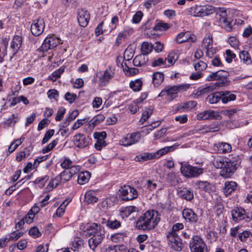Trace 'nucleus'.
<instances>
[{"mask_svg": "<svg viewBox=\"0 0 252 252\" xmlns=\"http://www.w3.org/2000/svg\"><path fill=\"white\" fill-rule=\"evenodd\" d=\"M207 67V64L203 61H200L194 64V67L196 70L201 71L205 70Z\"/></svg>", "mask_w": 252, "mask_h": 252, "instance_id": "nucleus-58", "label": "nucleus"}, {"mask_svg": "<svg viewBox=\"0 0 252 252\" xmlns=\"http://www.w3.org/2000/svg\"><path fill=\"white\" fill-rule=\"evenodd\" d=\"M153 48L154 45L152 43L144 42L141 45V51L142 54L147 56V55L151 53Z\"/></svg>", "mask_w": 252, "mask_h": 252, "instance_id": "nucleus-43", "label": "nucleus"}, {"mask_svg": "<svg viewBox=\"0 0 252 252\" xmlns=\"http://www.w3.org/2000/svg\"><path fill=\"white\" fill-rule=\"evenodd\" d=\"M142 81L141 79H138L134 81H131L129 83V87L134 92L139 91L142 86Z\"/></svg>", "mask_w": 252, "mask_h": 252, "instance_id": "nucleus-44", "label": "nucleus"}, {"mask_svg": "<svg viewBox=\"0 0 252 252\" xmlns=\"http://www.w3.org/2000/svg\"><path fill=\"white\" fill-rule=\"evenodd\" d=\"M49 179V177L47 175L44 177L37 178L34 181L35 184L38 185L40 188H42L45 185L47 181Z\"/></svg>", "mask_w": 252, "mask_h": 252, "instance_id": "nucleus-55", "label": "nucleus"}, {"mask_svg": "<svg viewBox=\"0 0 252 252\" xmlns=\"http://www.w3.org/2000/svg\"><path fill=\"white\" fill-rule=\"evenodd\" d=\"M61 43L60 38L53 35L45 38L41 46V50L43 52H46L49 49L56 47Z\"/></svg>", "mask_w": 252, "mask_h": 252, "instance_id": "nucleus-12", "label": "nucleus"}, {"mask_svg": "<svg viewBox=\"0 0 252 252\" xmlns=\"http://www.w3.org/2000/svg\"><path fill=\"white\" fill-rule=\"evenodd\" d=\"M154 158L155 157L153 153H144L136 156L134 159L136 161L143 162Z\"/></svg>", "mask_w": 252, "mask_h": 252, "instance_id": "nucleus-32", "label": "nucleus"}, {"mask_svg": "<svg viewBox=\"0 0 252 252\" xmlns=\"http://www.w3.org/2000/svg\"><path fill=\"white\" fill-rule=\"evenodd\" d=\"M217 116V114L214 111L209 110L199 113L196 117L198 120H205L215 119Z\"/></svg>", "mask_w": 252, "mask_h": 252, "instance_id": "nucleus-27", "label": "nucleus"}, {"mask_svg": "<svg viewBox=\"0 0 252 252\" xmlns=\"http://www.w3.org/2000/svg\"><path fill=\"white\" fill-rule=\"evenodd\" d=\"M76 98L77 95L76 94H71L69 92H67L64 95L65 99L70 104L74 102Z\"/></svg>", "mask_w": 252, "mask_h": 252, "instance_id": "nucleus-62", "label": "nucleus"}, {"mask_svg": "<svg viewBox=\"0 0 252 252\" xmlns=\"http://www.w3.org/2000/svg\"><path fill=\"white\" fill-rule=\"evenodd\" d=\"M228 72L223 70H220L211 73L207 77L206 80L209 81H217L215 83H213L214 85H215L216 89L217 87L226 86L229 85L230 81L228 78Z\"/></svg>", "mask_w": 252, "mask_h": 252, "instance_id": "nucleus-5", "label": "nucleus"}, {"mask_svg": "<svg viewBox=\"0 0 252 252\" xmlns=\"http://www.w3.org/2000/svg\"><path fill=\"white\" fill-rule=\"evenodd\" d=\"M58 140L55 139L53 140L50 143H49L47 146L42 149V153L43 154L47 153L49 151H51L58 144Z\"/></svg>", "mask_w": 252, "mask_h": 252, "instance_id": "nucleus-56", "label": "nucleus"}, {"mask_svg": "<svg viewBox=\"0 0 252 252\" xmlns=\"http://www.w3.org/2000/svg\"><path fill=\"white\" fill-rule=\"evenodd\" d=\"M183 218L187 222L191 223H195L198 221V216L191 209L185 208L182 211Z\"/></svg>", "mask_w": 252, "mask_h": 252, "instance_id": "nucleus-19", "label": "nucleus"}, {"mask_svg": "<svg viewBox=\"0 0 252 252\" xmlns=\"http://www.w3.org/2000/svg\"><path fill=\"white\" fill-rule=\"evenodd\" d=\"M228 42L231 47L234 49H237L239 48V40L234 36H230L228 40Z\"/></svg>", "mask_w": 252, "mask_h": 252, "instance_id": "nucleus-60", "label": "nucleus"}, {"mask_svg": "<svg viewBox=\"0 0 252 252\" xmlns=\"http://www.w3.org/2000/svg\"><path fill=\"white\" fill-rule=\"evenodd\" d=\"M159 220V215L157 211L148 210L138 219L136 226L138 229L149 231L154 229Z\"/></svg>", "mask_w": 252, "mask_h": 252, "instance_id": "nucleus-3", "label": "nucleus"}, {"mask_svg": "<svg viewBox=\"0 0 252 252\" xmlns=\"http://www.w3.org/2000/svg\"><path fill=\"white\" fill-rule=\"evenodd\" d=\"M202 6L195 5L188 10L189 15L194 17H202Z\"/></svg>", "mask_w": 252, "mask_h": 252, "instance_id": "nucleus-38", "label": "nucleus"}, {"mask_svg": "<svg viewBox=\"0 0 252 252\" xmlns=\"http://www.w3.org/2000/svg\"><path fill=\"white\" fill-rule=\"evenodd\" d=\"M180 195L183 198L187 201H191L193 199V193L192 191L184 189L180 192Z\"/></svg>", "mask_w": 252, "mask_h": 252, "instance_id": "nucleus-40", "label": "nucleus"}, {"mask_svg": "<svg viewBox=\"0 0 252 252\" xmlns=\"http://www.w3.org/2000/svg\"><path fill=\"white\" fill-rule=\"evenodd\" d=\"M72 164V161L70 159L67 158H64L63 161L61 164V166L63 168L68 170L71 167Z\"/></svg>", "mask_w": 252, "mask_h": 252, "instance_id": "nucleus-64", "label": "nucleus"}, {"mask_svg": "<svg viewBox=\"0 0 252 252\" xmlns=\"http://www.w3.org/2000/svg\"><path fill=\"white\" fill-rule=\"evenodd\" d=\"M220 94L221 101L224 104L228 103L229 101L234 100L236 98L235 94H231L230 92L228 91H221Z\"/></svg>", "mask_w": 252, "mask_h": 252, "instance_id": "nucleus-30", "label": "nucleus"}, {"mask_svg": "<svg viewBox=\"0 0 252 252\" xmlns=\"http://www.w3.org/2000/svg\"><path fill=\"white\" fill-rule=\"evenodd\" d=\"M221 99L220 92L212 93L208 95L206 98L207 101L210 104H216Z\"/></svg>", "mask_w": 252, "mask_h": 252, "instance_id": "nucleus-35", "label": "nucleus"}, {"mask_svg": "<svg viewBox=\"0 0 252 252\" xmlns=\"http://www.w3.org/2000/svg\"><path fill=\"white\" fill-rule=\"evenodd\" d=\"M167 238L168 245L172 249L178 252L182 250V242L178 233H168Z\"/></svg>", "mask_w": 252, "mask_h": 252, "instance_id": "nucleus-10", "label": "nucleus"}, {"mask_svg": "<svg viewBox=\"0 0 252 252\" xmlns=\"http://www.w3.org/2000/svg\"><path fill=\"white\" fill-rule=\"evenodd\" d=\"M191 252H208L207 246L203 239L198 235L193 236L189 243Z\"/></svg>", "mask_w": 252, "mask_h": 252, "instance_id": "nucleus-8", "label": "nucleus"}, {"mask_svg": "<svg viewBox=\"0 0 252 252\" xmlns=\"http://www.w3.org/2000/svg\"><path fill=\"white\" fill-rule=\"evenodd\" d=\"M231 213L232 219L235 222H238L242 220L249 221L251 220L250 217L248 216L246 211L243 208H235L231 210Z\"/></svg>", "mask_w": 252, "mask_h": 252, "instance_id": "nucleus-13", "label": "nucleus"}, {"mask_svg": "<svg viewBox=\"0 0 252 252\" xmlns=\"http://www.w3.org/2000/svg\"><path fill=\"white\" fill-rule=\"evenodd\" d=\"M189 88V84L168 86L161 91L158 96H167L170 100H173L177 96V94L180 91H186Z\"/></svg>", "mask_w": 252, "mask_h": 252, "instance_id": "nucleus-7", "label": "nucleus"}, {"mask_svg": "<svg viewBox=\"0 0 252 252\" xmlns=\"http://www.w3.org/2000/svg\"><path fill=\"white\" fill-rule=\"evenodd\" d=\"M215 89H216L215 85H214L213 83H210L198 88L196 90L195 93H194V94L199 96L210 93Z\"/></svg>", "mask_w": 252, "mask_h": 252, "instance_id": "nucleus-25", "label": "nucleus"}, {"mask_svg": "<svg viewBox=\"0 0 252 252\" xmlns=\"http://www.w3.org/2000/svg\"><path fill=\"white\" fill-rule=\"evenodd\" d=\"M180 171L181 174L187 178H197L203 173L204 169L198 166H194L188 162H181Z\"/></svg>", "mask_w": 252, "mask_h": 252, "instance_id": "nucleus-6", "label": "nucleus"}, {"mask_svg": "<svg viewBox=\"0 0 252 252\" xmlns=\"http://www.w3.org/2000/svg\"><path fill=\"white\" fill-rule=\"evenodd\" d=\"M22 37L20 35H15L11 42L10 48L12 50L13 56L15 55L21 47Z\"/></svg>", "mask_w": 252, "mask_h": 252, "instance_id": "nucleus-22", "label": "nucleus"}, {"mask_svg": "<svg viewBox=\"0 0 252 252\" xmlns=\"http://www.w3.org/2000/svg\"><path fill=\"white\" fill-rule=\"evenodd\" d=\"M55 130L53 129H49L46 131L44 136L42 140V144H44L48 142V141L53 136Z\"/></svg>", "mask_w": 252, "mask_h": 252, "instance_id": "nucleus-59", "label": "nucleus"}, {"mask_svg": "<svg viewBox=\"0 0 252 252\" xmlns=\"http://www.w3.org/2000/svg\"><path fill=\"white\" fill-rule=\"evenodd\" d=\"M241 242L248 243L252 241V231L250 230H242L239 234L238 239Z\"/></svg>", "mask_w": 252, "mask_h": 252, "instance_id": "nucleus-24", "label": "nucleus"}, {"mask_svg": "<svg viewBox=\"0 0 252 252\" xmlns=\"http://www.w3.org/2000/svg\"><path fill=\"white\" fill-rule=\"evenodd\" d=\"M215 22L227 32L232 30V21L228 17L227 10L225 8H220L216 10Z\"/></svg>", "mask_w": 252, "mask_h": 252, "instance_id": "nucleus-4", "label": "nucleus"}, {"mask_svg": "<svg viewBox=\"0 0 252 252\" xmlns=\"http://www.w3.org/2000/svg\"><path fill=\"white\" fill-rule=\"evenodd\" d=\"M140 138L141 134L139 132H133L127 134L120 141V142L124 146H128L138 142Z\"/></svg>", "mask_w": 252, "mask_h": 252, "instance_id": "nucleus-14", "label": "nucleus"}, {"mask_svg": "<svg viewBox=\"0 0 252 252\" xmlns=\"http://www.w3.org/2000/svg\"><path fill=\"white\" fill-rule=\"evenodd\" d=\"M179 144L177 143H175L174 145L170 146H167L164 148H162L157 152L155 153H153L154 155L155 158H158L162 156L165 155L169 152L173 151L175 150L178 146Z\"/></svg>", "mask_w": 252, "mask_h": 252, "instance_id": "nucleus-23", "label": "nucleus"}, {"mask_svg": "<svg viewBox=\"0 0 252 252\" xmlns=\"http://www.w3.org/2000/svg\"><path fill=\"white\" fill-rule=\"evenodd\" d=\"M213 45V38L212 36L210 34L206 35L204 37L202 43V47L205 49H208L209 47H212Z\"/></svg>", "mask_w": 252, "mask_h": 252, "instance_id": "nucleus-45", "label": "nucleus"}, {"mask_svg": "<svg viewBox=\"0 0 252 252\" xmlns=\"http://www.w3.org/2000/svg\"><path fill=\"white\" fill-rule=\"evenodd\" d=\"M169 28V25L167 23L158 22L156 24V25L153 27V30L155 31H165L167 30Z\"/></svg>", "mask_w": 252, "mask_h": 252, "instance_id": "nucleus-54", "label": "nucleus"}, {"mask_svg": "<svg viewBox=\"0 0 252 252\" xmlns=\"http://www.w3.org/2000/svg\"><path fill=\"white\" fill-rule=\"evenodd\" d=\"M102 220L101 221V223L103 224H105L107 227L112 229H117L121 225V222L117 220H106L104 219H102Z\"/></svg>", "mask_w": 252, "mask_h": 252, "instance_id": "nucleus-33", "label": "nucleus"}, {"mask_svg": "<svg viewBox=\"0 0 252 252\" xmlns=\"http://www.w3.org/2000/svg\"><path fill=\"white\" fill-rule=\"evenodd\" d=\"M197 105V102L195 101H189L180 105L178 107V109H192Z\"/></svg>", "mask_w": 252, "mask_h": 252, "instance_id": "nucleus-52", "label": "nucleus"}, {"mask_svg": "<svg viewBox=\"0 0 252 252\" xmlns=\"http://www.w3.org/2000/svg\"><path fill=\"white\" fill-rule=\"evenodd\" d=\"M134 51L131 48L127 47L124 53V59L126 61L130 60L133 57Z\"/></svg>", "mask_w": 252, "mask_h": 252, "instance_id": "nucleus-53", "label": "nucleus"}, {"mask_svg": "<svg viewBox=\"0 0 252 252\" xmlns=\"http://www.w3.org/2000/svg\"><path fill=\"white\" fill-rule=\"evenodd\" d=\"M72 176L71 175L68 170L63 171L59 176L56 177L53 180V183H50L49 185L50 186H54V188L57 187L61 183H65L71 179Z\"/></svg>", "mask_w": 252, "mask_h": 252, "instance_id": "nucleus-17", "label": "nucleus"}, {"mask_svg": "<svg viewBox=\"0 0 252 252\" xmlns=\"http://www.w3.org/2000/svg\"><path fill=\"white\" fill-rule=\"evenodd\" d=\"M195 186L199 189L208 192L212 191L215 189L213 185L207 181H198L196 182Z\"/></svg>", "mask_w": 252, "mask_h": 252, "instance_id": "nucleus-26", "label": "nucleus"}, {"mask_svg": "<svg viewBox=\"0 0 252 252\" xmlns=\"http://www.w3.org/2000/svg\"><path fill=\"white\" fill-rule=\"evenodd\" d=\"M120 197L124 201H129L136 199L138 196L137 190L134 188L124 185L119 189Z\"/></svg>", "mask_w": 252, "mask_h": 252, "instance_id": "nucleus-9", "label": "nucleus"}, {"mask_svg": "<svg viewBox=\"0 0 252 252\" xmlns=\"http://www.w3.org/2000/svg\"><path fill=\"white\" fill-rule=\"evenodd\" d=\"M90 173L89 171L81 172L78 175V183L80 185L85 184L89 181Z\"/></svg>", "mask_w": 252, "mask_h": 252, "instance_id": "nucleus-37", "label": "nucleus"}, {"mask_svg": "<svg viewBox=\"0 0 252 252\" xmlns=\"http://www.w3.org/2000/svg\"><path fill=\"white\" fill-rule=\"evenodd\" d=\"M79 112L77 110H75L73 111L71 113L68 114V116L66 119V121L64 122V126H68L70 123L73 121L78 115Z\"/></svg>", "mask_w": 252, "mask_h": 252, "instance_id": "nucleus-51", "label": "nucleus"}, {"mask_svg": "<svg viewBox=\"0 0 252 252\" xmlns=\"http://www.w3.org/2000/svg\"><path fill=\"white\" fill-rule=\"evenodd\" d=\"M240 59L243 61V63L249 64L252 63V59L250 54L247 51H242L239 53Z\"/></svg>", "mask_w": 252, "mask_h": 252, "instance_id": "nucleus-47", "label": "nucleus"}, {"mask_svg": "<svg viewBox=\"0 0 252 252\" xmlns=\"http://www.w3.org/2000/svg\"><path fill=\"white\" fill-rule=\"evenodd\" d=\"M176 56V55L174 53H170L165 59V62L167 61L168 65H172L177 59V58H175Z\"/></svg>", "mask_w": 252, "mask_h": 252, "instance_id": "nucleus-63", "label": "nucleus"}, {"mask_svg": "<svg viewBox=\"0 0 252 252\" xmlns=\"http://www.w3.org/2000/svg\"><path fill=\"white\" fill-rule=\"evenodd\" d=\"M115 67L112 65H108L103 73L99 76V85L105 86L109 83L110 80L115 75Z\"/></svg>", "mask_w": 252, "mask_h": 252, "instance_id": "nucleus-11", "label": "nucleus"}, {"mask_svg": "<svg viewBox=\"0 0 252 252\" xmlns=\"http://www.w3.org/2000/svg\"><path fill=\"white\" fill-rule=\"evenodd\" d=\"M237 188V184L235 182L226 181L223 187V192L225 196H228L234 191Z\"/></svg>", "mask_w": 252, "mask_h": 252, "instance_id": "nucleus-28", "label": "nucleus"}, {"mask_svg": "<svg viewBox=\"0 0 252 252\" xmlns=\"http://www.w3.org/2000/svg\"><path fill=\"white\" fill-rule=\"evenodd\" d=\"M94 137L97 139L94 147L97 150H101L103 144L105 143L104 139L106 137L107 134L105 131L95 132L94 134Z\"/></svg>", "mask_w": 252, "mask_h": 252, "instance_id": "nucleus-21", "label": "nucleus"}, {"mask_svg": "<svg viewBox=\"0 0 252 252\" xmlns=\"http://www.w3.org/2000/svg\"><path fill=\"white\" fill-rule=\"evenodd\" d=\"M19 120L18 114H12L8 118L5 119V123L8 126H14Z\"/></svg>", "mask_w": 252, "mask_h": 252, "instance_id": "nucleus-48", "label": "nucleus"}, {"mask_svg": "<svg viewBox=\"0 0 252 252\" xmlns=\"http://www.w3.org/2000/svg\"><path fill=\"white\" fill-rule=\"evenodd\" d=\"M212 163L214 167L220 169V175L226 179L234 174L240 166L241 160L238 156L232 157L231 158L218 156L214 158Z\"/></svg>", "mask_w": 252, "mask_h": 252, "instance_id": "nucleus-1", "label": "nucleus"}, {"mask_svg": "<svg viewBox=\"0 0 252 252\" xmlns=\"http://www.w3.org/2000/svg\"><path fill=\"white\" fill-rule=\"evenodd\" d=\"M65 67L61 66L57 70L54 71L52 74L49 76L48 79L53 82H55L57 79L61 77V74L64 71Z\"/></svg>", "mask_w": 252, "mask_h": 252, "instance_id": "nucleus-42", "label": "nucleus"}, {"mask_svg": "<svg viewBox=\"0 0 252 252\" xmlns=\"http://www.w3.org/2000/svg\"><path fill=\"white\" fill-rule=\"evenodd\" d=\"M105 117L102 114H99L94 117L89 121V125L94 127L104 120Z\"/></svg>", "mask_w": 252, "mask_h": 252, "instance_id": "nucleus-46", "label": "nucleus"}, {"mask_svg": "<svg viewBox=\"0 0 252 252\" xmlns=\"http://www.w3.org/2000/svg\"><path fill=\"white\" fill-rule=\"evenodd\" d=\"M65 109L63 107H60L58 109L55 120L56 121H60L62 120L65 113Z\"/></svg>", "mask_w": 252, "mask_h": 252, "instance_id": "nucleus-61", "label": "nucleus"}, {"mask_svg": "<svg viewBox=\"0 0 252 252\" xmlns=\"http://www.w3.org/2000/svg\"><path fill=\"white\" fill-rule=\"evenodd\" d=\"M202 17L208 16L216 12L215 8L211 5L202 6Z\"/></svg>", "mask_w": 252, "mask_h": 252, "instance_id": "nucleus-49", "label": "nucleus"}, {"mask_svg": "<svg viewBox=\"0 0 252 252\" xmlns=\"http://www.w3.org/2000/svg\"><path fill=\"white\" fill-rule=\"evenodd\" d=\"M85 231L91 237L88 241L89 246L94 251L105 237L104 228L100 224L94 222L87 224Z\"/></svg>", "mask_w": 252, "mask_h": 252, "instance_id": "nucleus-2", "label": "nucleus"}, {"mask_svg": "<svg viewBox=\"0 0 252 252\" xmlns=\"http://www.w3.org/2000/svg\"><path fill=\"white\" fill-rule=\"evenodd\" d=\"M167 181L171 185H175L180 182L179 175L174 172H169L166 175Z\"/></svg>", "mask_w": 252, "mask_h": 252, "instance_id": "nucleus-34", "label": "nucleus"}, {"mask_svg": "<svg viewBox=\"0 0 252 252\" xmlns=\"http://www.w3.org/2000/svg\"><path fill=\"white\" fill-rule=\"evenodd\" d=\"M217 151L220 153H227L231 151V146L230 144L225 142H219L216 144Z\"/></svg>", "mask_w": 252, "mask_h": 252, "instance_id": "nucleus-31", "label": "nucleus"}, {"mask_svg": "<svg viewBox=\"0 0 252 252\" xmlns=\"http://www.w3.org/2000/svg\"><path fill=\"white\" fill-rule=\"evenodd\" d=\"M126 237V233L121 232L115 233L111 237V240L115 242L118 243L123 240L125 237Z\"/></svg>", "mask_w": 252, "mask_h": 252, "instance_id": "nucleus-50", "label": "nucleus"}, {"mask_svg": "<svg viewBox=\"0 0 252 252\" xmlns=\"http://www.w3.org/2000/svg\"><path fill=\"white\" fill-rule=\"evenodd\" d=\"M196 40V36L193 34H191L189 31L185 32H181L179 33L176 37V41L179 44L187 41L194 42Z\"/></svg>", "mask_w": 252, "mask_h": 252, "instance_id": "nucleus-18", "label": "nucleus"}, {"mask_svg": "<svg viewBox=\"0 0 252 252\" xmlns=\"http://www.w3.org/2000/svg\"><path fill=\"white\" fill-rule=\"evenodd\" d=\"M91 139L83 134L79 133L74 136L73 141L77 147L82 148L88 146L90 143Z\"/></svg>", "mask_w": 252, "mask_h": 252, "instance_id": "nucleus-16", "label": "nucleus"}, {"mask_svg": "<svg viewBox=\"0 0 252 252\" xmlns=\"http://www.w3.org/2000/svg\"><path fill=\"white\" fill-rule=\"evenodd\" d=\"M45 28V22L43 19L39 18L33 21L31 26V31L34 36H39L43 32Z\"/></svg>", "mask_w": 252, "mask_h": 252, "instance_id": "nucleus-15", "label": "nucleus"}, {"mask_svg": "<svg viewBox=\"0 0 252 252\" xmlns=\"http://www.w3.org/2000/svg\"><path fill=\"white\" fill-rule=\"evenodd\" d=\"M98 198L95 195V193L92 191H89L85 194V201L88 204H93L97 201Z\"/></svg>", "mask_w": 252, "mask_h": 252, "instance_id": "nucleus-39", "label": "nucleus"}, {"mask_svg": "<svg viewBox=\"0 0 252 252\" xmlns=\"http://www.w3.org/2000/svg\"><path fill=\"white\" fill-rule=\"evenodd\" d=\"M241 226L240 225H238L234 227H232L230 229V235L231 237L235 238L237 236L238 237L239 234L241 233Z\"/></svg>", "mask_w": 252, "mask_h": 252, "instance_id": "nucleus-57", "label": "nucleus"}, {"mask_svg": "<svg viewBox=\"0 0 252 252\" xmlns=\"http://www.w3.org/2000/svg\"><path fill=\"white\" fill-rule=\"evenodd\" d=\"M90 18L88 11L83 9L78 10L77 19L80 26L86 27L89 23Z\"/></svg>", "mask_w": 252, "mask_h": 252, "instance_id": "nucleus-20", "label": "nucleus"}, {"mask_svg": "<svg viewBox=\"0 0 252 252\" xmlns=\"http://www.w3.org/2000/svg\"><path fill=\"white\" fill-rule=\"evenodd\" d=\"M164 74L161 72H155L153 75V83L155 86L160 84L163 81Z\"/></svg>", "mask_w": 252, "mask_h": 252, "instance_id": "nucleus-41", "label": "nucleus"}, {"mask_svg": "<svg viewBox=\"0 0 252 252\" xmlns=\"http://www.w3.org/2000/svg\"><path fill=\"white\" fill-rule=\"evenodd\" d=\"M122 66L123 67L124 71L126 75L133 76L138 74L139 72L138 69L135 67H129L126 63H122Z\"/></svg>", "mask_w": 252, "mask_h": 252, "instance_id": "nucleus-36", "label": "nucleus"}, {"mask_svg": "<svg viewBox=\"0 0 252 252\" xmlns=\"http://www.w3.org/2000/svg\"><path fill=\"white\" fill-rule=\"evenodd\" d=\"M149 61L147 56L144 54H140L136 56L133 61V64L135 66H141L146 64Z\"/></svg>", "mask_w": 252, "mask_h": 252, "instance_id": "nucleus-29", "label": "nucleus"}]
</instances>
